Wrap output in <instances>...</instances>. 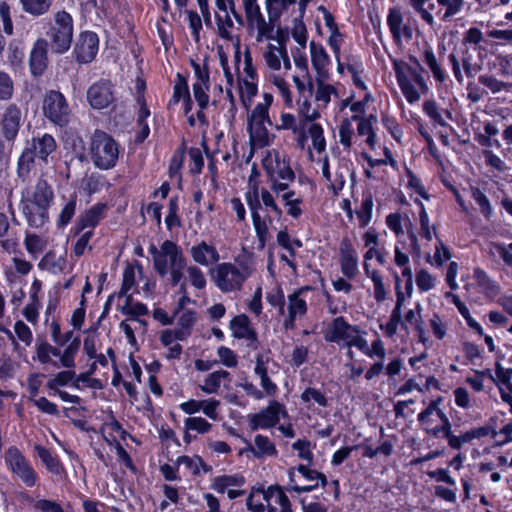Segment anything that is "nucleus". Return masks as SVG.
Returning <instances> with one entry per match:
<instances>
[{
	"mask_svg": "<svg viewBox=\"0 0 512 512\" xmlns=\"http://www.w3.org/2000/svg\"><path fill=\"white\" fill-rule=\"evenodd\" d=\"M53 199V188L43 178L38 179L33 189L26 188L21 192L19 210L29 227L40 229L49 222Z\"/></svg>",
	"mask_w": 512,
	"mask_h": 512,
	"instance_id": "nucleus-1",
	"label": "nucleus"
},
{
	"mask_svg": "<svg viewBox=\"0 0 512 512\" xmlns=\"http://www.w3.org/2000/svg\"><path fill=\"white\" fill-rule=\"evenodd\" d=\"M148 251L152 256L153 268L160 277L170 275V285L178 286L183 278V270L186 267V258L176 242L165 240L160 249L150 244Z\"/></svg>",
	"mask_w": 512,
	"mask_h": 512,
	"instance_id": "nucleus-2",
	"label": "nucleus"
},
{
	"mask_svg": "<svg viewBox=\"0 0 512 512\" xmlns=\"http://www.w3.org/2000/svg\"><path fill=\"white\" fill-rule=\"evenodd\" d=\"M262 167L270 183L271 190L279 195L290 187L295 180V172L291 168L290 158L278 150H269L262 159Z\"/></svg>",
	"mask_w": 512,
	"mask_h": 512,
	"instance_id": "nucleus-3",
	"label": "nucleus"
},
{
	"mask_svg": "<svg viewBox=\"0 0 512 512\" xmlns=\"http://www.w3.org/2000/svg\"><path fill=\"white\" fill-rule=\"evenodd\" d=\"M45 34L51 52L56 55L65 54L73 44V16L65 9L56 11L47 23Z\"/></svg>",
	"mask_w": 512,
	"mask_h": 512,
	"instance_id": "nucleus-4",
	"label": "nucleus"
},
{
	"mask_svg": "<svg viewBox=\"0 0 512 512\" xmlns=\"http://www.w3.org/2000/svg\"><path fill=\"white\" fill-rule=\"evenodd\" d=\"M119 143L107 132L96 129L90 138L89 156L93 165L100 170H110L118 162Z\"/></svg>",
	"mask_w": 512,
	"mask_h": 512,
	"instance_id": "nucleus-5",
	"label": "nucleus"
},
{
	"mask_svg": "<svg viewBox=\"0 0 512 512\" xmlns=\"http://www.w3.org/2000/svg\"><path fill=\"white\" fill-rule=\"evenodd\" d=\"M392 68L397 84L408 103L413 104L420 99V94L412 83V80L423 93L427 92L428 86L422 75L423 71L413 68L404 60L399 59L392 60Z\"/></svg>",
	"mask_w": 512,
	"mask_h": 512,
	"instance_id": "nucleus-6",
	"label": "nucleus"
},
{
	"mask_svg": "<svg viewBox=\"0 0 512 512\" xmlns=\"http://www.w3.org/2000/svg\"><path fill=\"white\" fill-rule=\"evenodd\" d=\"M81 345L80 337L77 336L68 342L67 346L61 352L60 347L52 346L45 339L38 337L36 343V355L41 364H52L59 367L58 363L52 361L51 355L60 358V364L66 369H73L75 367V357Z\"/></svg>",
	"mask_w": 512,
	"mask_h": 512,
	"instance_id": "nucleus-7",
	"label": "nucleus"
},
{
	"mask_svg": "<svg viewBox=\"0 0 512 512\" xmlns=\"http://www.w3.org/2000/svg\"><path fill=\"white\" fill-rule=\"evenodd\" d=\"M442 398L431 400L428 406L421 411L417 420L426 433L435 438L448 439V417L439 408Z\"/></svg>",
	"mask_w": 512,
	"mask_h": 512,
	"instance_id": "nucleus-8",
	"label": "nucleus"
},
{
	"mask_svg": "<svg viewBox=\"0 0 512 512\" xmlns=\"http://www.w3.org/2000/svg\"><path fill=\"white\" fill-rule=\"evenodd\" d=\"M4 462L7 469L16 475L27 487H34L38 481V474L17 446H10L5 450Z\"/></svg>",
	"mask_w": 512,
	"mask_h": 512,
	"instance_id": "nucleus-9",
	"label": "nucleus"
},
{
	"mask_svg": "<svg viewBox=\"0 0 512 512\" xmlns=\"http://www.w3.org/2000/svg\"><path fill=\"white\" fill-rule=\"evenodd\" d=\"M42 111L44 116L54 125L64 127L69 122L70 109L65 96L57 90L46 92Z\"/></svg>",
	"mask_w": 512,
	"mask_h": 512,
	"instance_id": "nucleus-10",
	"label": "nucleus"
},
{
	"mask_svg": "<svg viewBox=\"0 0 512 512\" xmlns=\"http://www.w3.org/2000/svg\"><path fill=\"white\" fill-rule=\"evenodd\" d=\"M100 39L96 32L91 30L80 31L73 46L72 57L78 65L92 63L99 51Z\"/></svg>",
	"mask_w": 512,
	"mask_h": 512,
	"instance_id": "nucleus-11",
	"label": "nucleus"
},
{
	"mask_svg": "<svg viewBox=\"0 0 512 512\" xmlns=\"http://www.w3.org/2000/svg\"><path fill=\"white\" fill-rule=\"evenodd\" d=\"M287 416L288 412L285 406L277 400H271L267 407L257 413H251L247 417L250 429L257 431L273 428L279 423L280 417Z\"/></svg>",
	"mask_w": 512,
	"mask_h": 512,
	"instance_id": "nucleus-12",
	"label": "nucleus"
},
{
	"mask_svg": "<svg viewBox=\"0 0 512 512\" xmlns=\"http://www.w3.org/2000/svg\"><path fill=\"white\" fill-rule=\"evenodd\" d=\"M386 225L390 231L395 234L397 241H404V239H408V246L412 247V250L416 255L419 254V243L415 227L408 216H405L402 219L400 213H390L386 216Z\"/></svg>",
	"mask_w": 512,
	"mask_h": 512,
	"instance_id": "nucleus-13",
	"label": "nucleus"
},
{
	"mask_svg": "<svg viewBox=\"0 0 512 512\" xmlns=\"http://www.w3.org/2000/svg\"><path fill=\"white\" fill-rule=\"evenodd\" d=\"M86 97L93 109H105L115 101V85L110 79L100 78L90 85Z\"/></svg>",
	"mask_w": 512,
	"mask_h": 512,
	"instance_id": "nucleus-14",
	"label": "nucleus"
},
{
	"mask_svg": "<svg viewBox=\"0 0 512 512\" xmlns=\"http://www.w3.org/2000/svg\"><path fill=\"white\" fill-rule=\"evenodd\" d=\"M246 278V275L232 263L223 262L216 267L215 282L222 292L239 290Z\"/></svg>",
	"mask_w": 512,
	"mask_h": 512,
	"instance_id": "nucleus-15",
	"label": "nucleus"
},
{
	"mask_svg": "<svg viewBox=\"0 0 512 512\" xmlns=\"http://www.w3.org/2000/svg\"><path fill=\"white\" fill-rule=\"evenodd\" d=\"M22 124V111L16 103H10L0 115L2 137L11 145L18 137Z\"/></svg>",
	"mask_w": 512,
	"mask_h": 512,
	"instance_id": "nucleus-16",
	"label": "nucleus"
},
{
	"mask_svg": "<svg viewBox=\"0 0 512 512\" xmlns=\"http://www.w3.org/2000/svg\"><path fill=\"white\" fill-rule=\"evenodd\" d=\"M393 276L395 279L396 303L391 311L388 322L385 325H380V329L389 338H392L397 333L399 326L405 331L408 330V327H406V322H403L402 319V307L405 301V296L400 287L401 279L397 272H393Z\"/></svg>",
	"mask_w": 512,
	"mask_h": 512,
	"instance_id": "nucleus-17",
	"label": "nucleus"
},
{
	"mask_svg": "<svg viewBox=\"0 0 512 512\" xmlns=\"http://www.w3.org/2000/svg\"><path fill=\"white\" fill-rule=\"evenodd\" d=\"M50 46L44 38H38L29 54V71L35 79L42 77L49 65L48 50Z\"/></svg>",
	"mask_w": 512,
	"mask_h": 512,
	"instance_id": "nucleus-18",
	"label": "nucleus"
},
{
	"mask_svg": "<svg viewBox=\"0 0 512 512\" xmlns=\"http://www.w3.org/2000/svg\"><path fill=\"white\" fill-rule=\"evenodd\" d=\"M358 254L348 236L342 238L339 245V264L342 274L354 279L358 274Z\"/></svg>",
	"mask_w": 512,
	"mask_h": 512,
	"instance_id": "nucleus-19",
	"label": "nucleus"
},
{
	"mask_svg": "<svg viewBox=\"0 0 512 512\" xmlns=\"http://www.w3.org/2000/svg\"><path fill=\"white\" fill-rule=\"evenodd\" d=\"M107 209V203H95L79 215L74 226L71 228V233L78 235L87 228L93 231V229L100 224L102 219H104Z\"/></svg>",
	"mask_w": 512,
	"mask_h": 512,
	"instance_id": "nucleus-20",
	"label": "nucleus"
},
{
	"mask_svg": "<svg viewBox=\"0 0 512 512\" xmlns=\"http://www.w3.org/2000/svg\"><path fill=\"white\" fill-rule=\"evenodd\" d=\"M246 483L245 477L241 473L223 474L213 478L211 482V489L217 493L223 494L227 492L230 500L237 499L245 494V490L230 489V487H242Z\"/></svg>",
	"mask_w": 512,
	"mask_h": 512,
	"instance_id": "nucleus-21",
	"label": "nucleus"
},
{
	"mask_svg": "<svg viewBox=\"0 0 512 512\" xmlns=\"http://www.w3.org/2000/svg\"><path fill=\"white\" fill-rule=\"evenodd\" d=\"M229 327L234 338L245 339L248 341V347L253 350L258 349L260 345L258 334L251 326L250 319L246 314L234 316L229 323Z\"/></svg>",
	"mask_w": 512,
	"mask_h": 512,
	"instance_id": "nucleus-22",
	"label": "nucleus"
},
{
	"mask_svg": "<svg viewBox=\"0 0 512 512\" xmlns=\"http://www.w3.org/2000/svg\"><path fill=\"white\" fill-rule=\"evenodd\" d=\"M26 145L34 153L37 159L47 162L48 157L55 152L57 143L55 138L49 134L44 133L41 136H33L31 140L27 141Z\"/></svg>",
	"mask_w": 512,
	"mask_h": 512,
	"instance_id": "nucleus-23",
	"label": "nucleus"
},
{
	"mask_svg": "<svg viewBox=\"0 0 512 512\" xmlns=\"http://www.w3.org/2000/svg\"><path fill=\"white\" fill-rule=\"evenodd\" d=\"M349 332L361 333L360 327L351 325L343 316L334 318L328 332L325 334L327 342L339 343L341 340H348Z\"/></svg>",
	"mask_w": 512,
	"mask_h": 512,
	"instance_id": "nucleus-24",
	"label": "nucleus"
},
{
	"mask_svg": "<svg viewBox=\"0 0 512 512\" xmlns=\"http://www.w3.org/2000/svg\"><path fill=\"white\" fill-rule=\"evenodd\" d=\"M415 204L419 208V224H420V228H419V231H418L419 236L421 237V239L429 242V241L432 240L433 235H434L438 239V241H439V243L441 245L442 254H443L444 259L448 260V246H446L438 238L437 233H436L435 225H432V226L430 225L429 216H428V213H427V211L425 209L424 204L419 199L415 200Z\"/></svg>",
	"mask_w": 512,
	"mask_h": 512,
	"instance_id": "nucleus-25",
	"label": "nucleus"
},
{
	"mask_svg": "<svg viewBox=\"0 0 512 512\" xmlns=\"http://www.w3.org/2000/svg\"><path fill=\"white\" fill-rule=\"evenodd\" d=\"M190 255L195 263L205 267L217 263L220 259L216 247L204 240L191 247Z\"/></svg>",
	"mask_w": 512,
	"mask_h": 512,
	"instance_id": "nucleus-26",
	"label": "nucleus"
},
{
	"mask_svg": "<svg viewBox=\"0 0 512 512\" xmlns=\"http://www.w3.org/2000/svg\"><path fill=\"white\" fill-rule=\"evenodd\" d=\"M267 123H247V131L249 134V142L252 148L262 149L269 146L275 135H270L267 127Z\"/></svg>",
	"mask_w": 512,
	"mask_h": 512,
	"instance_id": "nucleus-27",
	"label": "nucleus"
},
{
	"mask_svg": "<svg viewBox=\"0 0 512 512\" xmlns=\"http://www.w3.org/2000/svg\"><path fill=\"white\" fill-rule=\"evenodd\" d=\"M311 62L317 76L328 78L327 66L330 65V57L322 44L310 42Z\"/></svg>",
	"mask_w": 512,
	"mask_h": 512,
	"instance_id": "nucleus-28",
	"label": "nucleus"
},
{
	"mask_svg": "<svg viewBox=\"0 0 512 512\" xmlns=\"http://www.w3.org/2000/svg\"><path fill=\"white\" fill-rule=\"evenodd\" d=\"M34 451L50 473L57 476L65 473V467L61 459L50 449L42 446L41 444H36L34 446Z\"/></svg>",
	"mask_w": 512,
	"mask_h": 512,
	"instance_id": "nucleus-29",
	"label": "nucleus"
},
{
	"mask_svg": "<svg viewBox=\"0 0 512 512\" xmlns=\"http://www.w3.org/2000/svg\"><path fill=\"white\" fill-rule=\"evenodd\" d=\"M422 61L430 69L434 80L442 84L445 81V72L438 62L433 49L429 45H425L424 47Z\"/></svg>",
	"mask_w": 512,
	"mask_h": 512,
	"instance_id": "nucleus-30",
	"label": "nucleus"
},
{
	"mask_svg": "<svg viewBox=\"0 0 512 512\" xmlns=\"http://www.w3.org/2000/svg\"><path fill=\"white\" fill-rule=\"evenodd\" d=\"M35 159H37V157L26 145L17 161L16 172L19 179L25 181L29 177L30 172L35 166Z\"/></svg>",
	"mask_w": 512,
	"mask_h": 512,
	"instance_id": "nucleus-31",
	"label": "nucleus"
},
{
	"mask_svg": "<svg viewBox=\"0 0 512 512\" xmlns=\"http://www.w3.org/2000/svg\"><path fill=\"white\" fill-rule=\"evenodd\" d=\"M407 242L408 239H404V241H397L395 245L394 262L399 267L409 264V255H411L414 260H419L421 258V247L419 246V254L416 255L412 250V247L408 246Z\"/></svg>",
	"mask_w": 512,
	"mask_h": 512,
	"instance_id": "nucleus-32",
	"label": "nucleus"
},
{
	"mask_svg": "<svg viewBox=\"0 0 512 512\" xmlns=\"http://www.w3.org/2000/svg\"><path fill=\"white\" fill-rule=\"evenodd\" d=\"M53 1L54 0H19L22 10L33 17H40L47 14L53 5Z\"/></svg>",
	"mask_w": 512,
	"mask_h": 512,
	"instance_id": "nucleus-33",
	"label": "nucleus"
},
{
	"mask_svg": "<svg viewBox=\"0 0 512 512\" xmlns=\"http://www.w3.org/2000/svg\"><path fill=\"white\" fill-rule=\"evenodd\" d=\"M310 287L304 286L296 291H294L292 294L288 295V312L296 314L299 316V318L305 316L308 311L307 302L305 299L301 298V294L304 291L309 290Z\"/></svg>",
	"mask_w": 512,
	"mask_h": 512,
	"instance_id": "nucleus-34",
	"label": "nucleus"
},
{
	"mask_svg": "<svg viewBox=\"0 0 512 512\" xmlns=\"http://www.w3.org/2000/svg\"><path fill=\"white\" fill-rule=\"evenodd\" d=\"M190 95L188 77L182 73H177L173 94L168 102V107L178 104L181 100L187 99Z\"/></svg>",
	"mask_w": 512,
	"mask_h": 512,
	"instance_id": "nucleus-35",
	"label": "nucleus"
},
{
	"mask_svg": "<svg viewBox=\"0 0 512 512\" xmlns=\"http://www.w3.org/2000/svg\"><path fill=\"white\" fill-rule=\"evenodd\" d=\"M256 449L249 446V450L252 451L256 458L262 456H276L278 451L275 444L267 437L261 434H257L254 438Z\"/></svg>",
	"mask_w": 512,
	"mask_h": 512,
	"instance_id": "nucleus-36",
	"label": "nucleus"
},
{
	"mask_svg": "<svg viewBox=\"0 0 512 512\" xmlns=\"http://www.w3.org/2000/svg\"><path fill=\"white\" fill-rule=\"evenodd\" d=\"M105 442L114 447L116 450L117 458L120 463H122L127 469L132 472H136L137 468L130 456V454L126 451V449L122 446V444L117 440L116 436H113L112 433H109L107 438L105 437Z\"/></svg>",
	"mask_w": 512,
	"mask_h": 512,
	"instance_id": "nucleus-37",
	"label": "nucleus"
},
{
	"mask_svg": "<svg viewBox=\"0 0 512 512\" xmlns=\"http://www.w3.org/2000/svg\"><path fill=\"white\" fill-rule=\"evenodd\" d=\"M121 312L124 315L130 316L132 319L144 324L145 321L139 320L138 317L148 315L149 310L146 304L138 301L133 303L132 295H127L125 304L121 308Z\"/></svg>",
	"mask_w": 512,
	"mask_h": 512,
	"instance_id": "nucleus-38",
	"label": "nucleus"
},
{
	"mask_svg": "<svg viewBox=\"0 0 512 512\" xmlns=\"http://www.w3.org/2000/svg\"><path fill=\"white\" fill-rule=\"evenodd\" d=\"M359 226L365 228L368 226L373 215V196L371 193L363 194L359 209L355 211Z\"/></svg>",
	"mask_w": 512,
	"mask_h": 512,
	"instance_id": "nucleus-39",
	"label": "nucleus"
},
{
	"mask_svg": "<svg viewBox=\"0 0 512 512\" xmlns=\"http://www.w3.org/2000/svg\"><path fill=\"white\" fill-rule=\"evenodd\" d=\"M403 16L398 7H391L387 15V26L395 43L401 42Z\"/></svg>",
	"mask_w": 512,
	"mask_h": 512,
	"instance_id": "nucleus-40",
	"label": "nucleus"
},
{
	"mask_svg": "<svg viewBox=\"0 0 512 512\" xmlns=\"http://www.w3.org/2000/svg\"><path fill=\"white\" fill-rule=\"evenodd\" d=\"M474 275L481 292L485 293L489 298L494 299L500 293L499 286L483 270L476 269Z\"/></svg>",
	"mask_w": 512,
	"mask_h": 512,
	"instance_id": "nucleus-41",
	"label": "nucleus"
},
{
	"mask_svg": "<svg viewBox=\"0 0 512 512\" xmlns=\"http://www.w3.org/2000/svg\"><path fill=\"white\" fill-rule=\"evenodd\" d=\"M230 373L226 370H218L210 373L204 380V385L201 386L202 391L208 394L216 393L221 386L223 379H228Z\"/></svg>",
	"mask_w": 512,
	"mask_h": 512,
	"instance_id": "nucleus-42",
	"label": "nucleus"
},
{
	"mask_svg": "<svg viewBox=\"0 0 512 512\" xmlns=\"http://www.w3.org/2000/svg\"><path fill=\"white\" fill-rule=\"evenodd\" d=\"M297 0H265V8L272 20H280L283 13Z\"/></svg>",
	"mask_w": 512,
	"mask_h": 512,
	"instance_id": "nucleus-43",
	"label": "nucleus"
},
{
	"mask_svg": "<svg viewBox=\"0 0 512 512\" xmlns=\"http://www.w3.org/2000/svg\"><path fill=\"white\" fill-rule=\"evenodd\" d=\"M239 81V93L240 100L242 104L248 108L250 106L251 100L258 93L257 84L254 82L255 80H247V79H238Z\"/></svg>",
	"mask_w": 512,
	"mask_h": 512,
	"instance_id": "nucleus-44",
	"label": "nucleus"
},
{
	"mask_svg": "<svg viewBox=\"0 0 512 512\" xmlns=\"http://www.w3.org/2000/svg\"><path fill=\"white\" fill-rule=\"evenodd\" d=\"M77 196L74 194L63 206L57 218V227L65 228L72 220L76 213Z\"/></svg>",
	"mask_w": 512,
	"mask_h": 512,
	"instance_id": "nucleus-45",
	"label": "nucleus"
},
{
	"mask_svg": "<svg viewBox=\"0 0 512 512\" xmlns=\"http://www.w3.org/2000/svg\"><path fill=\"white\" fill-rule=\"evenodd\" d=\"M245 200L250 209L252 220L262 218L259 214V210L261 209V202L257 183L254 184L251 190L245 193Z\"/></svg>",
	"mask_w": 512,
	"mask_h": 512,
	"instance_id": "nucleus-46",
	"label": "nucleus"
},
{
	"mask_svg": "<svg viewBox=\"0 0 512 512\" xmlns=\"http://www.w3.org/2000/svg\"><path fill=\"white\" fill-rule=\"evenodd\" d=\"M351 120L358 122L357 132L359 136H368L375 132L373 123L377 121L376 115L370 114L369 116L364 117L362 115L353 114L351 116Z\"/></svg>",
	"mask_w": 512,
	"mask_h": 512,
	"instance_id": "nucleus-47",
	"label": "nucleus"
},
{
	"mask_svg": "<svg viewBox=\"0 0 512 512\" xmlns=\"http://www.w3.org/2000/svg\"><path fill=\"white\" fill-rule=\"evenodd\" d=\"M478 80L480 84L487 87L494 94L512 89V83L500 81L492 75H480Z\"/></svg>",
	"mask_w": 512,
	"mask_h": 512,
	"instance_id": "nucleus-48",
	"label": "nucleus"
},
{
	"mask_svg": "<svg viewBox=\"0 0 512 512\" xmlns=\"http://www.w3.org/2000/svg\"><path fill=\"white\" fill-rule=\"evenodd\" d=\"M427 144V150L431 157L435 160L436 164L439 166L441 173H440V179L442 184L448 189V175L446 173V166L444 163V160L442 158V155L438 148L436 147V144L434 143L433 139H428Z\"/></svg>",
	"mask_w": 512,
	"mask_h": 512,
	"instance_id": "nucleus-49",
	"label": "nucleus"
},
{
	"mask_svg": "<svg viewBox=\"0 0 512 512\" xmlns=\"http://www.w3.org/2000/svg\"><path fill=\"white\" fill-rule=\"evenodd\" d=\"M450 298L452 300V302L455 304V306L457 307L458 311L460 312V314L464 317V319L466 320L468 326L475 330L478 334L482 335L483 334V329L482 327L480 326V324L478 322H476L471 314H470V311L469 309L466 307V305L460 300V298L457 296V295H454V294H450Z\"/></svg>",
	"mask_w": 512,
	"mask_h": 512,
	"instance_id": "nucleus-50",
	"label": "nucleus"
},
{
	"mask_svg": "<svg viewBox=\"0 0 512 512\" xmlns=\"http://www.w3.org/2000/svg\"><path fill=\"white\" fill-rule=\"evenodd\" d=\"M190 65L193 68L196 81L193 84L205 86L206 90L210 89V73L207 63L200 65L197 61L191 60Z\"/></svg>",
	"mask_w": 512,
	"mask_h": 512,
	"instance_id": "nucleus-51",
	"label": "nucleus"
},
{
	"mask_svg": "<svg viewBox=\"0 0 512 512\" xmlns=\"http://www.w3.org/2000/svg\"><path fill=\"white\" fill-rule=\"evenodd\" d=\"M309 135L312 140V145L318 153H322L326 149V140L324 137V130L321 124L312 123L309 127Z\"/></svg>",
	"mask_w": 512,
	"mask_h": 512,
	"instance_id": "nucleus-52",
	"label": "nucleus"
},
{
	"mask_svg": "<svg viewBox=\"0 0 512 512\" xmlns=\"http://www.w3.org/2000/svg\"><path fill=\"white\" fill-rule=\"evenodd\" d=\"M300 399L303 403H309L314 401L320 407L328 406V399L324 392L314 387H307L300 395Z\"/></svg>",
	"mask_w": 512,
	"mask_h": 512,
	"instance_id": "nucleus-53",
	"label": "nucleus"
},
{
	"mask_svg": "<svg viewBox=\"0 0 512 512\" xmlns=\"http://www.w3.org/2000/svg\"><path fill=\"white\" fill-rule=\"evenodd\" d=\"M326 78H320L317 76V90L315 93V100L323 102L325 105L331 101V95L336 94V88L331 84H325Z\"/></svg>",
	"mask_w": 512,
	"mask_h": 512,
	"instance_id": "nucleus-54",
	"label": "nucleus"
},
{
	"mask_svg": "<svg viewBox=\"0 0 512 512\" xmlns=\"http://www.w3.org/2000/svg\"><path fill=\"white\" fill-rule=\"evenodd\" d=\"M311 110V102L309 100V96L305 97L303 100H298V113L302 118V122H314L315 120L321 117V114L318 110Z\"/></svg>",
	"mask_w": 512,
	"mask_h": 512,
	"instance_id": "nucleus-55",
	"label": "nucleus"
},
{
	"mask_svg": "<svg viewBox=\"0 0 512 512\" xmlns=\"http://www.w3.org/2000/svg\"><path fill=\"white\" fill-rule=\"evenodd\" d=\"M185 430L196 431L199 434H206L211 431L212 424L203 417H188L184 421Z\"/></svg>",
	"mask_w": 512,
	"mask_h": 512,
	"instance_id": "nucleus-56",
	"label": "nucleus"
},
{
	"mask_svg": "<svg viewBox=\"0 0 512 512\" xmlns=\"http://www.w3.org/2000/svg\"><path fill=\"white\" fill-rule=\"evenodd\" d=\"M215 20L217 24V32L219 37L225 40H231L232 35L229 29L232 28L234 24L230 14L227 12L225 13L224 17H222L220 14L216 13Z\"/></svg>",
	"mask_w": 512,
	"mask_h": 512,
	"instance_id": "nucleus-57",
	"label": "nucleus"
},
{
	"mask_svg": "<svg viewBox=\"0 0 512 512\" xmlns=\"http://www.w3.org/2000/svg\"><path fill=\"white\" fill-rule=\"evenodd\" d=\"M14 95V82L11 76L0 71V101H9Z\"/></svg>",
	"mask_w": 512,
	"mask_h": 512,
	"instance_id": "nucleus-58",
	"label": "nucleus"
},
{
	"mask_svg": "<svg viewBox=\"0 0 512 512\" xmlns=\"http://www.w3.org/2000/svg\"><path fill=\"white\" fill-rule=\"evenodd\" d=\"M105 185V176L97 173H92L84 181V189L89 195L100 192Z\"/></svg>",
	"mask_w": 512,
	"mask_h": 512,
	"instance_id": "nucleus-59",
	"label": "nucleus"
},
{
	"mask_svg": "<svg viewBox=\"0 0 512 512\" xmlns=\"http://www.w3.org/2000/svg\"><path fill=\"white\" fill-rule=\"evenodd\" d=\"M66 260L60 257L58 260L55 259V254L51 251L47 252L38 263L40 269H44L47 265L50 266L54 273L62 272L64 270Z\"/></svg>",
	"mask_w": 512,
	"mask_h": 512,
	"instance_id": "nucleus-60",
	"label": "nucleus"
},
{
	"mask_svg": "<svg viewBox=\"0 0 512 512\" xmlns=\"http://www.w3.org/2000/svg\"><path fill=\"white\" fill-rule=\"evenodd\" d=\"M74 377L75 371L73 369L60 371L53 378L47 381L46 388L52 389V387L54 388L55 385H58L59 387H65L70 384Z\"/></svg>",
	"mask_w": 512,
	"mask_h": 512,
	"instance_id": "nucleus-61",
	"label": "nucleus"
},
{
	"mask_svg": "<svg viewBox=\"0 0 512 512\" xmlns=\"http://www.w3.org/2000/svg\"><path fill=\"white\" fill-rule=\"evenodd\" d=\"M188 278L191 285L198 289L202 290L206 287L207 281L203 271L196 265H191L187 268Z\"/></svg>",
	"mask_w": 512,
	"mask_h": 512,
	"instance_id": "nucleus-62",
	"label": "nucleus"
},
{
	"mask_svg": "<svg viewBox=\"0 0 512 512\" xmlns=\"http://www.w3.org/2000/svg\"><path fill=\"white\" fill-rule=\"evenodd\" d=\"M351 122V118H344L339 126L340 143L345 148H350L352 145V136L354 134V129L352 127Z\"/></svg>",
	"mask_w": 512,
	"mask_h": 512,
	"instance_id": "nucleus-63",
	"label": "nucleus"
},
{
	"mask_svg": "<svg viewBox=\"0 0 512 512\" xmlns=\"http://www.w3.org/2000/svg\"><path fill=\"white\" fill-rule=\"evenodd\" d=\"M35 512H65L62 505L50 499H38L33 505Z\"/></svg>",
	"mask_w": 512,
	"mask_h": 512,
	"instance_id": "nucleus-64",
	"label": "nucleus"
}]
</instances>
